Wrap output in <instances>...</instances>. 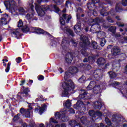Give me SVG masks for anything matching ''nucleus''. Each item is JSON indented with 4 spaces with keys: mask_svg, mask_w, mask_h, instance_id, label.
Returning <instances> with one entry per match:
<instances>
[{
    "mask_svg": "<svg viewBox=\"0 0 127 127\" xmlns=\"http://www.w3.org/2000/svg\"><path fill=\"white\" fill-rule=\"evenodd\" d=\"M106 60L103 58H100L97 59V63L98 66H101V69L97 68L91 71V74L93 75L96 81L102 80L104 76V72L108 69V66H110V63H108L105 65Z\"/></svg>",
    "mask_w": 127,
    "mask_h": 127,
    "instance_id": "nucleus-1",
    "label": "nucleus"
},
{
    "mask_svg": "<svg viewBox=\"0 0 127 127\" xmlns=\"http://www.w3.org/2000/svg\"><path fill=\"white\" fill-rule=\"evenodd\" d=\"M88 94V92L84 89H81L79 92V95L77 97L78 101L76 104L73 105V108L75 110H78L80 115H84L85 112L88 109L87 105L84 104V102L86 100V96Z\"/></svg>",
    "mask_w": 127,
    "mask_h": 127,
    "instance_id": "nucleus-2",
    "label": "nucleus"
},
{
    "mask_svg": "<svg viewBox=\"0 0 127 127\" xmlns=\"http://www.w3.org/2000/svg\"><path fill=\"white\" fill-rule=\"evenodd\" d=\"M80 41L81 42H80L79 45L82 48L80 50L81 54L84 57H88L89 56V53L87 52V50H88V48L91 45L89 37L85 36H83L82 37H80Z\"/></svg>",
    "mask_w": 127,
    "mask_h": 127,
    "instance_id": "nucleus-3",
    "label": "nucleus"
},
{
    "mask_svg": "<svg viewBox=\"0 0 127 127\" xmlns=\"http://www.w3.org/2000/svg\"><path fill=\"white\" fill-rule=\"evenodd\" d=\"M63 90L62 91V97H68L70 91H73L75 89V84L74 82L69 80L68 81H65L62 83Z\"/></svg>",
    "mask_w": 127,
    "mask_h": 127,
    "instance_id": "nucleus-4",
    "label": "nucleus"
},
{
    "mask_svg": "<svg viewBox=\"0 0 127 127\" xmlns=\"http://www.w3.org/2000/svg\"><path fill=\"white\" fill-rule=\"evenodd\" d=\"M21 89H23L22 92H19L17 94V99L20 101V102H22L24 100H27L28 98H30V94L28 93H30V89L28 87H24L22 86Z\"/></svg>",
    "mask_w": 127,
    "mask_h": 127,
    "instance_id": "nucleus-5",
    "label": "nucleus"
},
{
    "mask_svg": "<svg viewBox=\"0 0 127 127\" xmlns=\"http://www.w3.org/2000/svg\"><path fill=\"white\" fill-rule=\"evenodd\" d=\"M35 9L39 16H41V17H42V16L45 15L46 11L50 10V7L49 6V5H44L42 6L36 5L35 6Z\"/></svg>",
    "mask_w": 127,
    "mask_h": 127,
    "instance_id": "nucleus-6",
    "label": "nucleus"
},
{
    "mask_svg": "<svg viewBox=\"0 0 127 127\" xmlns=\"http://www.w3.org/2000/svg\"><path fill=\"white\" fill-rule=\"evenodd\" d=\"M4 4L6 8L11 11V12H14L15 11V8L16 7V2L14 0H6L4 1Z\"/></svg>",
    "mask_w": 127,
    "mask_h": 127,
    "instance_id": "nucleus-7",
    "label": "nucleus"
},
{
    "mask_svg": "<svg viewBox=\"0 0 127 127\" xmlns=\"http://www.w3.org/2000/svg\"><path fill=\"white\" fill-rule=\"evenodd\" d=\"M92 3L94 4H97L98 7H102V8H108V6H106L107 4H111L112 1L110 0H106V3L101 1V0H91Z\"/></svg>",
    "mask_w": 127,
    "mask_h": 127,
    "instance_id": "nucleus-8",
    "label": "nucleus"
},
{
    "mask_svg": "<svg viewBox=\"0 0 127 127\" xmlns=\"http://www.w3.org/2000/svg\"><path fill=\"white\" fill-rule=\"evenodd\" d=\"M34 30V31L32 32V33H36L39 35L42 34L43 35H47L49 37H51V34H50V33L48 32L45 31L43 29H41L40 28H35Z\"/></svg>",
    "mask_w": 127,
    "mask_h": 127,
    "instance_id": "nucleus-9",
    "label": "nucleus"
},
{
    "mask_svg": "<svg viewBox=\"0 0 127 127\" xmlns=\"http://www.w3.org/2000/svg\"><path fill=\"white\" fill-rule=\"evenodd\" d=\"M100 13L102 16H108L109 14H111L113 16H114V15H116V13L115 12V11L112 10H110V11L109 13V12H108V11L106 10V8H103L100 10Z\"/></svg>",
    "mask_w": 127,
    "mask_h": 127,
    "instance_id": "nucleus-10",
    "label": "nucleus"
},
{
    "mask_svg": "<svg viewBox=\"0 0 127 127\" xmlns=\"http://www.w3.org/2000/svg\"><path fill=\"white\" fill-rule=\"evenodd\" d=\"M73 58L74 56H73V53H67L65 58V63H67V64H71V63H72V60H73Z\"/></svg>",
    "mask_w": 127,
    "mask_h": 127,
    "instance_id": "nucleus-11",
    "label": "nucleus"
},
{
    "mask_svg": "<svg viewBox=\"0 0 127 127\" xmlns=\"http://www.w3.org/2000/svg\"><path fill=\"white\" fill-rule=\"evenodd\" d=\"M111 54L112 56L121 55V49L119 47H114L111 49Z\"/></svg>",
    "mask_w": 127,
    "mask_h": 127,
    "instance_id": "nucleus-12",
    "label": "nucleus"
},
{
    "mask_svg": "<svg viewBox=\"0 0 127 127\" xmlns=\"http://www.w3.org/2000/svg\"><path fill=\"white\" fill-rule=\"evenodd\" d=\"M18 29H15V31H11V35L12 37H15L17 39H20L21 38V36L22 35L20 34V33L17 31Z\"/></svg>",
    "mask_w": 127,
    "mask_h": 127,
    "instance_id": "nucleus-13",
    "label": "nucleus"
},
{
    "mask_svg": "<svg viewBox=\"0 0 127 127\" xmlns=\"http://www.w3.org/2000/svg\"><path fill=\"white\" fill-rule=\"evenodd\" d=\"M46 109H47V105L44 104L41 107H39V109H38V108H36L35 111V112H39V115H41L44 113V111H45Z\"/></svg>",
    "mask_w": 127,
    "mask_h": 127,
    "instance_id": "nucleus-14",
    "label": "nucleus"
},
{
    "mask_svg": "<svg viewBox=\"0 0 127 127\" xmlns=\"http://www.w3.org/2000/svg\"><path fill=\"white\" fill-rule=\"evenodd\" d=\"M103 107V103L101 102L95 101L93 103V108L97 111H100Z\"/></svg>",
    "mask_w": 127,
    "mask_h": 127,
    "instance_id": "nucleus-15",
    "label": "nucleus"
},
{
    "mask_svg": "<svg viewBox=\"0 0 127 127\" xmlns=\"http://www.w3.org/2000/svg\"><path fill=\"white\" fill-rule=\"evenodd\" d=\"M71 43V39L67 38H64L62 40V46H69Z\"/></svg>",
    "mask_w": 127,
    "mask_h": 127,
    "instance_id": "nucleus-16",
    "label": "nucleus"
},
{
    "mask_svg": "<svg viewBox=\"0 0 127 127\" xmlns=\"http://www.w3.org/2000/svg\"><path fill=\"white\" fill-rule=\"evenodd\" d=\"M90 47H91V48H93V49L102 50V48L101 47V46H100V45L95 41L92 42Z\"/></svg>",
    "mask_w": 127,
    "mask_h": 127,
    "instance_id": "nucleus-17",
    "label": "nucleus"
},
{
    "mask_svg": "<svg viewBox=\"0 0 127 127\" xmlns=\"http://www.w3.org/2000/svg\"><path fill=\"white\" fill-rule=\"evenodd\" d=\"M94 6H95V7H99V6H98V4H95L94 3H92V2H88L87 4V8L89 9V10H90L91 11L95 9L94 8Z\"/></svg>",
    "mask_w": 127,
    "mask_h": 127,
    "instance_id": "nucleus-18",
    "label": "nucleus"
},
{
    "mask_svg": "<svg viewBox=\"0 0 127 127\" xmlns=\"http://www.w3.org/2000/svg\"><path fill=\"white\" fill-rule=\"evenodd\" d=\"M69 72H70L71 75H74V74H76L79 72L78 67L74 66L69 67Z\"/></svg>",
    "mask_w": 127,
    "mask_h": 127,
    "instance_id": "nucleus-19",
    "label": "nucleus"
},
{
    "mask_svg": "<svg viewBox=\"0 0 127 127\" xmlns=\"http://www.w3.org/2000/svg\"><path fill=\"white\" fill-rule=\"evenodd\" d=\"M73 29L75 33H76L78 35H81V31H82L81 26L79 25H75L74 26Z\"/></svg>",
    "mask_w": 127,
    "mask_h": 127,
    "instance_id": "nucleus-20",
    "label": "nucleus"
},
{
    "mask_svg": "<svg viewBox=\"0 0 127 127\" xmlns=\"http://www.w3.org/2000/svg\"><path fill=\"white\" fill-rule=\"evenodd\" d=\"M88 114L90 117H92L91 120L92 122H96V120H98V118H96V112L94 110H90Z\"/></svg>",
    "mask_w": 127,
    "mask_h": 127,
    "instance_id": "nucleus-21",
    "label": "nucleus"
},
{
    "mask_svg": "<svg viewBox=\"0 0 127 127\" xmlns=\"http://www.w3.org/2000/svg\"><path fill=\"white\" fill-rule=\"evenodd\" d=\"M102 92V88H101V86L100 85H95L93 87V92L94 94H100Z\"/></svg>",
    "mask_w": 127,
    "mask_h": 127,
    "instance_id": "nucleus-22",
    "label": "nucleus"
},
{
    "mask_svg": "<svg viewBox=\"0 0 127 127\" xmlns=\"http://www.w3.org/2000/svg\"><path fill=\"white\" fill-rule=\"evenodd\" d=\"M80 122L82 125L84 126H89V124H90V122L88 121L87 117H82L80 118Z\"/></svg>",
    "mask_w": 127,
    "mask_h": 127,
    "instance_id": "nucleus-23",
    "label": "nucleus"
},
{
    "mask_svg": "<svg viewBox=\"0 0 127 127\" xmlns=\"http://www.w3.org/2000/svg\"><path fill=\"white\" fill-rule=\"evenodd\" d=\"M69 125L71 127H75L79 126V123H78L76 120H71L69 122Z\"/></svg>",
    "mask_w": 127,
    "mask_h": 127,
    "instance_id": "nucleus-24",
    "label": "nucleus"
},
{
    "mask_svg": "<svg viewBox=\"0 0 127 127\" xmlns=\"http://www.w3.org/2000/svg\"><path fill=\"white\" fill-rule=\"evenodd\" d=\"M108 74H109L110 79H115L118 76L117 73L113 71H110L108 72Z\"/></svg>",
    "mask_w": 127,
    "mask_h": 127,
    "instance_id": "nucleus-25",
    "label": "nucleus"
},
{
    "mask_svg": "<svg viewBox=\"0 0 127 127\" xmlns=\"http://www.w3.org/2000/svg\"><path fill=\"white\" fill-rule=\"evenodd\" d=\"M66 32L67 35H69V36H72V37H74V36H75V33H74V31L72 30L71 29H66Z\"/></svg>",
    "mask_w": 127,
    "mask_h": 127,
    "instance_id": "nucleus-26",
    "label": "nucleus"
},
{
    "mask_svg": "<svg viewBox=\"0 0 127 127\" xmlns=\"http://www.w3.org/2000/svg\"><path fill=\"white\" fill-rule=\"evenodd\" d=\"M21 30L23 33H27V32H29L30 29L28 26H27V25H26L21 28Z\"/></svg>",
    "mask_w": 127,
    "mask_h": 127,
    "instance_id": "nucleus-27",
    "label": "nucleus"
},
{
    "mask_svg": "<svg viewBox=\"0 0 127 127\" xmlns=\"http://www.w3.org/2000/svg\"><path fill=\"white\" fill-rule=\"evenodd\" d=\"M119 3H117L115 7V10L116 12H122L124 9H123V7L120 5H119Z\"/></svg>",
    "mask_w": 127,
    "mask_h": 127,
    "instance_id": "nucleus-28",
    "label": "nucleus"
},
{
    "mask_svg": "<svg viewBox=\"0 0 127 127\" xmlns=\"http://www.w3.org/2000/svg\"><path fill=\"white\" fill-rule=\"evenodd\" d=\"M82 66H83V68H84L85 70H87V71H90L91 69H92V66L91 65L86 64H81Z\"/></svg>",
    "mask_w": 127,
    "mask_h": 127,
    "instance_id": "nucleus-29",
    "label": "nucleus"
},
{
    "mask_svg": "<svg viewBox=\"0 0 127 127\" xmlns=\"http://www.w3.org/2000/svg\"><path fill=\"white\" fill-rule=\"evenodd\" d=\"M108 30L113 33V34H116V32H117V27L112 26L108 29Z\"/></svg>",
    "mask_w": 127,
    "mask_h": 127,
    "instance_id": "nucleus-30",
    "label": "nucleus"
},
{
    "mask_svg": "<svg viewBox=\"0 0 127 127\" xmlns=\"http://www.w3.org/2000/svg\"><path fill=\"white\" fill-rule=\"evenodd\" d=\"M98 29L100 30L101 29V28L98 27V24H93L91 26L90 30L92 31V30H93V31H95V32H97V29Z\"/></svg>",
    "mask_w": 127,
    "mask_h": 127,
    "instance_id": "nucleus-31",
    "label": "nucleus"
},
{
    "mask_svg": "<svg viewBox=\"0 0 127 127\" xmlns=\"http://www.w3.org/2000/svg\"><path fill=\"white\" fill-rule=\"evenodd\" d=\"M70 74H71V72L68 71H66L64 72V79L65 80H67V79H69L70 78Z\"/></svg>",
    "mask_w": 127,
    "mask_h": 127,
    "instance_id": "nucleus-32",
    "label": "nucleus"
},
{
    "mask_svg": "<svg viewBox=\"0 0 127 127\" xmlns=\"http://www.w3.org/2000/svg\"><path fill=\"white\" fill-rule=\"evenodd\" d=\"M61 120L63 123H66V122H68V119L66 117L65 114H63L61 118Z\"/></svg>",
    "mask_w": 127,
    "mask_h": 127,
    "instance_id": "nucleus-33",
    "label": "nucleus"
},
{
    "mask_svg": "<svg viewBox=\"0 0 127 127\" xmlns=\"http://www.w3.org/2000/svg\"><path fill=\"white\" fill-rule=\"evenodd\" d=\"M10 65H11V62H9L7 64L6 68L5 69V72H6V73H8V72H9V70L10 69Z\"/></svg>",
    "mask_w": 127,
    "mask_h": 127,
    "instance_id": "nucleus-34",
    "label": "nucleus"
},
{
    "mask_svg": "<svg viewBox=\"0 0 127 127\" xmlns=\"http://www.w3.org/2000/svg\"><path fill=\"white\" fill-rule=\"evenodd\" d=\"M39 101H40L41 102L44 101V99H43V96L42 95L38 96V98L35 99V102H38Z\"/></svg>",
    "mask_w": 127,
    "mask_h": 127,
    "instance_id": "nucleus-35",
    "label": "nucleus"
},
{
    "mask_svg": "<svg viewBox=\"0 0 127 127\" xmlns=\"http://www.w3.org/2000/svg\"><path fill=\"white\" fill-rule=\"evenodd\" d=\"M85 80H86V77H85L84 75H82L81 77H80L79 79H78V82H79V83H84L85 82Z\"/></svg>",
    "mask_w": 127,
    "mask_h": 127,
    "instance_id": "nucleus-36",
    "label": "nucleus"
},
{
    "mask_svg": "<svg viewBox=\"0 0 127 127\" xmlns=\"http://www.w3.org/2000/svg\"><path fill=\"white\" fill-rule=\"evenodd\" d=\"M34 14H35L34 13H28L26 15V17H27V18H28V19H31V18H32V17L34 16Z\"/></svg>",
    "mask_w": 127,
    "mask_h": 127,
    "instance_id": "nucleus-37",
    "label": "nucleus"
},
{
    "mask_svg": "<svg viewBox=\"0 0 127 127\" xmlns=\"http://www.w3.org/2000/svg\"><path fill=\"white\" fill-rule=\"evenodd\" d=\"M94 83V81H90V83L87 87V90H88V91H90V90H92L93 89L94 87H93V85H92V84Z\"/></svg>",
    "mask_w": 127,
    "mask_h": 127,
    "instance_id": "nucleus-38",
    "label": "nucleus"
},
{
    "mask_svg": "<svg viewBox=\"0 0 127 127\" xmlns=\"http://www.w3.org/2000/svg\"><path fill=\"white\" fill-rule=\"evenodd\" d=\"M103 116V114L102 112L100 111H96L95 112V119H98L97 117H102Z\"/></svg>",
    "mask_w": 127,
    "mask_h": 127,
    "instance_id": "nucleus-39",
    "label": "nucleus"
},
{
    "mask_svg": "<svg viewBox=\"0 0 127 127\" xmlns=\"http://www.w3.org/2000/svg\"><path fill=\"white\" fill-rule=\"evenodd\" d=\"M55 118H56V119L60 120V119H61V117H62V115L60 114V113L57 112L55 114Z\"/></svg>",
    "mask_w": 127,
    "mask_h": 127,
    "instance_id": "nucleus-40",
    "label": "nucleus"
},
{
    "mask_svg": "<svg viewBox=\"0 0 127 127\" xmlns=\"http://www.w3.org/2000/svg\"><path fill=\"white\" fill-rule=\"evenodd\" d=\"M106 19L108 22H110L111 23H114L115 22V21L110 16H107Z\"/></svg>",
    "mask_w": 127,
    "mask_h": 127,
    "instance_id": "nucleus-41",
    "label": "nucleus"
},
{
    "mask_svg": "<svg viewBox=\"0 0 127 127\" xmlns=\"http://www.w3.org/2000/svg\"><path fill=\"white\" fill-rule=\"evenodd\" d=\"M65 106L66 108H67V109H69V108H71V102L69 100H67L65 102Z\"/></svg>",
    "mask_w": 127,
    "mask_h": 127,
    "instance_id": "nucleus-42",
    "label": "nucleus"
},
{
    "mask_svg": "<svg viewBox=\"0 0 127 127\" xmlns=\"http://www.w3.org/2000/svg\"><path fill=\"white\" fill-rule=\"evenodd\" d=\"M82 30L83 31H84V32H88V31H89V26L88 25H84L82 27Z\"/></svg>",
    "mask_w": 127,
    "mask_h": 127,
    "instance_id": "nucleus-43",
    "label": "nucleus"
},
{
    "mask_svg": "<svg viewBox=\"0 0 127 127\" xmlns=\"http://www.w3.org/2000/svg\"><path fill=\"white\" fill-rule=\"evenodd\" d=\"M106 42H107V40H106V39H102L100 42V46H101L102 47H104V46H105V44H106Z\"/></svg>",
    "mask_w": 127,
    "mask_h": 127,
    "instance_id": "nucleus-44",
    "label": "nucleus"
},
{
    "mask_svg": "<svg viewBox=\"0 0 127 127\" xmlns=\"http://www.w3.org/2000/svg\"><path fill=\"white\" fill-rule=\"evenodd\" d=\"M60 22L61 25H65L66 24V22H65V20L62 17L60 18Z\"/></svg>",
    "mask_w": 127,
    "mask_h": 127,
    "instance_id": "nucleus-45",
    "label": "nucleus"
},
{
    "mask_svg": "<svg viewBox=\"0 0 127 127\" xmlns=\"http://www.w3.org/2000/svg\"><path fill=\"white\" fill-rule=\"evenodd\" d=\"M70 43H71L72 45L75 47H76L77 45H78V43H77V42H76L73 39L70 40Z\"/></svg>",
    "mask_w": 127,
    "mask_h": 127,
    "instance_id": "nucleus-46",
    "label": "nucleus"
},
{
    "mask_svg": "<svg viewBox=\"0 0 127 127\" xmlns=\"http://www.w3.org/2000/svg\"><path fill=\"white\" fill-rule=\"evenodd\" d=\"M105 123L108 125V126H111L112 125V122L108 118H105Z\"/></svg>",
    "mask_w": 127,
    "mask_h": 127,
    "instance_id": "nucleus-47",
    "label": "nucleus"
},
{
    "mask_svg": "<svg viewBox=\"0 0 127 127\" xmlns=\"http://www.w3.org/2000/svg\"><path fill=\"white\" fill-rule=\"evenodd\" d=\"M17 26L19 28L23 27L22 26H23V22H22V20H19V21L18 22Z\"/></svg>",
    "mask_w": 127,
    "mask_h": 127,
    "instance_id": "nucleus-48",
    "label": "nucleus"
},
{
    "mask_svg": "<svg viewBox=\"0 0 127 127\" xmlns=\"http://www.w3.org/2000/svg\"><path fill=\"white\" fill-rule=\"evenodd\" d=\"M90 59H94V57H89L88 59L87 58H85L83 60V62L84 63H86V62H88Z\"/></svg>",
    "mask_w": 127,
    "mask_h": 127,
    "instance_id": "nucleus-49",
    "label": "nucleus"
},
{
    "mask_svg": "<svg viewBox=\"0 0 127 127\" xmlns=\"http://www.w3.org/2000/svg\"><path fill=\"white\" fill-rule=\"evenodd\" d=\"M68 5L71 6L72 5V2L69 0H66L65 2V6L68 7Z\"/></svg>",
    "mask_w": 127,
    "mask_h": 127,
    "instance_id": "nucleus-50",
    "label": "nucleus"
},
{
    "mask_svg": "<svg viewBox=\"0 0 127 127\" xmlns=\"http://www.w3.org/2000/svg\"><path fill=\"white\" fill-rule=\"evenodd\" d=\"M39 81H43L44 80V76L42 75H39L38 76Z\"/></svg>",
    "mask_w": 127,
    "mask_h": 127,
    "instance_id": "nucleus-51",
    "label": "nucleus"
},
{
    "mask_svg": "<svg viewBox=\"0 0 127 127\" xmlns=\"http://www.w3.org/2000/svg\"><path fill=\"white\" fill-rule=\"evenodd\" d=\"M18 115H19V114H18L14 116V118L13 119L14 122H16V121H17L19 119Z\"/></svg>",
    "mask_w": 127,
    "mask_h": 127,
    "instance_id": "nucleus-52",
    "label": "nucleus"
},
{
    "mask_svg": "<svg viewBox=\"0 0 127 127\" xmlns=\"http://www.w3.org/2000/svg\"><path fill=\"white\" fill-rule=\"evenodd\" d=\"M16 62L19 64V63H20L22 61V59L21 57H18L15 59Z\"/></svg>",
    "mask_w": 127,
    "mask_h": 127,
    "instance_id": "nucleus-53",
    "label": "nucleus"
},
{
    "mask_svg": "<svg viewBox=\"0 0 127 127\" xmlns=\"http://www.w3.org/2000/svg\"><path fill=\"white\" fill-rule=\"evenodd\" d=\"M122 4L124 6H127V0H122Z\"/></svg>",
    "mask_w": 127,
    "mask_h": 127,
    "instance_id": "nucleus-54",
    "label": "nucleus"
},
{
    "mask_svg": "<svg viewBox=\"0 0 127 127\" xmlns=\"http://www.w3.org/2000/svg\"><path fill=\"white\" fill-rule=\"evenodd\" d=\"M20 113L21 114H25V113H26V110H25V109H24L23 108H21L20 109Z\"/></svg>",
    "mask_w": 127,
    "mask_h": 127,
    "instance_id": "nucleus-55",
    "label": "nucleus"
},
{
    "mask_svg": "<svg viewBox=\"0 0 127 127\" xmlns=\"http://www.w3.org/2000/svg\"><path fill=\"white\" fill-rule=\"evenodd\" d=\"M50 122H51V123H53L54 124H58V121L55 120V119H53V118L50 119Z\"/></svg>",
    "mask_w": 127,
    "mask_h": 127,
    "instance_id": "nucleus-56",
    "label": "nucleus"
},
{
    "mask_svg": "<svg viewBox=\"0 0 127 127\" xmlns=\"http://www.w3.org/2000/svg\"><path fill=\"white\" fill-rule=\"evenodd\" d=\"M25 117L26 118H30V112L29 111H27L25 112Z\"/></svg>",
    "mask_w": 127,
    "mask_h": 127,
    "instance_id": "nucleus-57",
    "label": "nucleus"
},
{
    "mask_svg": "<svg viewBox=\"0 0 127 127\" xmlns=\"http://www.w3.org/2000/svg\"><path fill=\"white\" fill-rule=\"evenodd\" d=\"M71 18H72V16H71L70 15H69L67 16V18L66 20V23H69V21H70V20H71Z\"/></svg>",
    "mask_w": 127,
    "mask_h": 127,
    "instance_id": "nucleus-58",
    "label": "nucleus"
},
{
    "mask_svg": "<svg viewBox=\"0 0 127 127\" xmlns=\"http://www.w3.org/2000/svg\"><path fill=\"white\" fill-rule=\"evenodd\" d=\"M92 11H93V15H94V16H97V15H98V12L95 10V9H93Z\"/></svg>",
    "mask_w": 127,
    "mask_h": 127,
    "instance_id": "nucleus-59",
    "label": "nucleus"
},
{
    "mask_svg": "<svg viewBox=\"0 0 127 127\" xmlns=\"http://www.w3.org/2000/svg\"><path fill=\"white\" fill-rule=\"evenodd\" d=\"M112 85H114V86H119L120 82L118 81H115L114 82L112 83Z\"/></svg>",
    "mask_w": 127,
    "mask_h": 127,
    "instance_id": "nucleus-60",
    "label": "nucleus"
},
{
    "mask_svg": "<svg viewBox=\"0 0 127 127\" xmlns=\"http://www.w3.org/2000/svg\"><path fill=\"white\" fill-rule=\"evenodd\" d=\"M69 112H70V114H75V110H74L73 108H70L69 109Z\"/></svg>",
    "mask_w": 127,
    "mask_h": 127,
    "instance_id": "nucleus-61",
    "label": "nucleus"
},
{
    "mask_svg": "<svg viewBox=\"0 0 127 127\" xmlns=\"http://www.w3.org/2000/svg\"><path fill=\"white\" fill-rule=\"evenodd\" d=\"M20 83V86H23L24 85V83H25V80H21Z\"/></svg>",
    "mask_w": 127,
    "mask_h": 127,
    "instance_id": "nucleus-62",
    "label": "nucleus"
},
{
    "mask_svg": "<svg viewBox=\"0 0 127 127\" xmlns=\"http://www.w3.org/2000/svg\"><path fill=\"white\" fill-rule=\"evenodd\" d=\"M19 12H24L25 10H24V9H23V8L20 7L19 9Z\"/></svg>",
    "mask_w": 127,
    "mask_h": 127,
    "instance_id": "nucleus-63",
    "label": "nucleus"
},
{
    "mask_svg": "<svg viewBox=\"0 0 127 127\" xmlns=\"http://www.w3.org/2000/svg\"><path fill=\"white\" fill-rule=\"evenodd\" d=\"M23 127H29L28 125H27V124L24 123L22 125Z\"/></svg>",
    "mask_w": 127,
    "mask_h": 127,
    "instance_id": "nucleus-64",
    "label": "nucleus"
}]
</instances>
